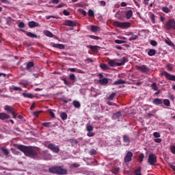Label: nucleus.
<instances>
[{
  "mask_svg": "<svg viewBox=\"0 0 175 175\" xmlns=\"http://www.w3.org/2000/svg\"><path fill=\"white\" fill-rule=\"evenodd\" d=\"M19 150L22 151L26 157H29L33 159H38V149L31 146H21L18 147Z\"/></svg>",
  "mask_w": 175,
  "mask_h": 175,
  "instance_id": "1",
  "label": "nucleus"
},
{
  "mask_svg": "<svg viewBox=\"0 0 175 175\" xmlns=\"http://www.w3.org/2000/svg\"><path fill=\"white\" fill-rule=\"evenodd\" d=\"M117 60L115 59H111L108 62V65L109 66H111L112 68H114L116 66H122L123 65H125V62H128V59L126 57H123L121 60Z\"/></svg>",
  "mask_w": 175,
  "mask_h": 175,
  "instance_id": "2",
  "label": "nucleus"
},
{
  "mask_svg": "<svg viewBox=\"0 0 175 175\" xmlns=\"http://www.w3.org/2000/svg\"><path fill=\"white\" fill-rule=\"evenodd\" d=\"M114 27H118V28H121V29H128V28H131L132 27V24L129 22H113Z\"/></svg>",
  "mask_w": 175,
  "mask_h": 175,
  "instance_id": "3",
  "label": "nucleus"
},
{
  "mask_svg": "<svg viewBox=\"0 0 175 175\" xmlns=\"http://www.w3.org/2000/svg\"><path fill=\"white\" fill-rule=\"evenodd\" d=\"M44 146L46 147V148L51 150L53 152H55V154H58V152H59V147L54 144H50V142H44Z\"/></svg>",
  "mask_w": 175,
  "mask_h": 175,
  "instance_id": "4",
  "label": "nucleus"
},
{
  "mask_svg": "<svg viewBox=\"0 0 175 175\" xmlns=\"http://www.w3.org/2000/svg\"><path fill=\"white\" fill-rule=\"evenodd\" d=\"M165 29L170 31V29H174L175 31V21L174 19H170L164 25Z\"/></svg>",
  "mask_w": 175,
  "mask_h": 175,
  "instance_id": "5",
  "label": "nucleus"
},
{
  "mask_svg": "<svg viewBox=\"0 0 175 175\" xmlns=\"http://www.w3.org/2000/svg\"><path fill=\"white\" fill-rule=\"evenodd\" d=\"M148 163H149V165L151 166H154V165L157 163V156L154 154H149Z\"/></svg>",
  "mask_w": 175,
  "mask_h": 175,
  "instance_id": "6",
  "label": "nucleus"
},
{
  "mask_svg": "<svg viewBox=\"0 0 175 175\" xmlns=\"http://www.w3.org/2000/svg\"><path fill=\"white\" fill-rule=\"evenodd\" d=\"M98 77H99V80H98V83L99 84H100L101 85H106L107 84H109V79L103 77V75L102 74H98Z\"/></svg>",
  "mask_w": 175,
  "mask_h": 175,
  "instance_id": "7",
  "label": "nucleus"
},
{
  "mask_svg": "<svg viewBox=\"0 0 175 175\" xmlns=\"http://www.w3.org/2000/svg\"><path fill=\"white\" fill-rule=\"evenodd\" d=\"M161 76H165L167 80H170L171 81H175V75H172L166 71L161 72Z\"/></svg>",
  "mask_w": 175,
  "mask_h": 175,
  "instance_id": "8",
  "label": "nucleus"
},
{
  "mask_svg": "<svg viewBox=\"0 0 175 175\" xmlns=\"http://www.w3.org/2000/svg\"><path fill=\"white\" fill-rule=\"evenodd\" d=\"M132 157H133V153L132 152H127L126 156L124 157V162L128 163L132 161Z\"/></svg>",
  "mask_w": 175,
  "mask_h": 175,
  "instance_id": "9",
  "label": "nucleus"
},
{
  "mask_svg": "<svg viewBox=\"0 0 175 175\" xmlns=\"http://www.w3.org/2000/svg\"><path fill=\"white\" fill-rule=\"evenodd\" d=\"M137 69L142 72V73H148V72H150V68L146 65L137 66Z\"/></svg>",
  "mask_w": 175,
  "mask_h": 175,
  "instance_id": "10",
  "label": "nucleus"
},
{
  "mask_svg": "<svg viewBox=\"0 0 175 175\" xmlns=\"http://www.w3.org/2000/svg\"><path fill=\"white\" fill-rule=\"evenodd\" d=\"M68 173V171L61 166H57V174L62 175V174H66Z\"/></svg>",
  "mask_w": 175,
  "mask_h": 175,
  "instance_id": "11",
  "label": "nucleus"
},
{
  "mask_svg": "<svg viewBox=\"0 0 175 175\" xmlns=\"http://www.w3.org/2000/svg\"><path fill=\"white\" fill-rule=\"evenodd\" d=\"M51 46L52 47H55V49H59V50H64L65 49V45L62 44H55V43H51Z\"/></svg>",
  "mask_w": 175,
  "mask_h": 175,
  "instance_id": "12",
  "label": "nucleus"
},
{
  "mask_svg": "<svg viewBox=\"0 0 175 175\" xmlns=\"http://www.w3.org/2000/svg\"><path fill=\"white\" fill-rule=\"evenodd\" d=\"M43 154H44V159L46 161H50V159L53 158V156H51V154L49 153V151L47 150L43 151Z\"/></svg>",
  "mask_w": 175,
  "mask_h": 175,
  "instance_id": "13",
  "label": "nucleus"
},
{
  "mask_svg": "<svg viewBox=\"0 0 175 175\" xmlns=\"http://www.w3.org/2000/svg\"><path fill=\"white\" fill-rule=\"evenodd\" d=\"M64 24L67 27H76L77 25L76 22L73 21H66Z\"/></svg>",
  "mask_w": 175,
  "mask_h": 175,
  "instance_id": "14",
  "label": "nucleus"
},
{
  "mask_svg": "<svg viewBox=\"0 0 175 175\" xmlns=\"http://www.w3.org/2000/svg\"><path fill=\"white\" fill-rule=\"evenodd\" d=\"M4 110H5V111H8V113H11V114H13V113H15L14 108L10 105H5Z\"/></svg>",
  "mask_w": 175,
  "mask_h": 175,
  "instance_id": "15",
  "label": "nucleus"
},
{
  "mask_svg": "<svg viewBox=\"0 0 175 175\" xmlns=\"http://www.w3.org/2000/svg\"><path fill=\"white\" fill-rule=\"evenodd\" d=\"M28 25H29V28H35L36 27H40V25H39V23L35 22V21L29 22Z\"/></svg>",
  "mask_w": 175,
  "mask_h": 175,
  "instance_id": "16",
  "label": "nucleus"
},
{
  "mask_svg": "<svg viewBox=\"0 0 175 175\" xmlns=\"http://www.w3.org/2000/svg\"><path fill=\"white\" fill-rule=\"evenodd\" d=\"M154 105H156L157 106L162 105L163 103V99L162 98H154L153 100Z\"/></svg>",
  "mask_w": 175,
  "mask_h": 175,
  "instance_id": "17",
  "label": "nucleus"
},
{
  "mask_svg": "<svg viewBox=\"0 0 175 175\" xmlns=\"http://www.w3.org/2000/svg\"><path fill=\"white\" fill-rule=\"evenodd\" d=\"M8 118H10V116H9V114L5 113H0V120H8Z\"/></svg>",
  "mask_w": 175,
  "mask_h": 175,
  "instance_id": "18",
  "label": "nucleus"
},
{
  "mask_svg": "<svg viewBox=\"0 0 175 175\" xmlns=\"http://www.w3.org/2000/svg\"><path fill=\"white\" fill-rule=\"evenodd\" d=\"M126 81L120 79L113 82V85H120V84H126Z\"/></svg>",
  "mask_w": 175,
  "mask_h": 175,
  "instance_id": "19",
  "label": "nucleus"
},
{
  "mask_svg": "<svg viewBox=\"0 0 175 175\" xmlns=\"http://www.w3.org/2000/svg\"><path fill=\"white\" fill-rule=\"evenodd\" d=\"M22 95L24 98H29V99L35 98V95L31 93H23Z\"/></svg>",
  "mask_w": 175,
  "mask_h": 175,
  "instance_id": "20",
  "label": "nucleus"
},
{
  "mask_svg": "<svg viewBox=\"0 0 175 175\" xmlns=\"http://www.w3.org/2000/svg\"><path fill=\"white\" fill-rule=\"evenodd\" d=\"M157 54V51L155 49H149L148 51V55L149 57H154Z\"/></svg>",
  "mask_w": 175,
  "mask_h": 175,
  "instance_id": "21",
  "label": "nucleus"
},
{
  "mask_svg": "<svg viewBox=\"0 0 175 175\" xmlns=\"http://www.w3.org/2000/svg\"><path fill=\"white\" fill-rule=\"evenodd\" d=\"M133 16V12H132V10H129L126 12V18H131Z\"/></svg>",
  "mask_w": 175,
  "mask_h": 175,
  "instance_id": "22",
  "label": "nucleus"
},
{
  "mask_svg": "<svg viewBox=\"0 0 175 175\" xmlns=\"http://www.w3.org/2000/svg\"><path fill=\"white\" fill-rule=\"evenodd\" d=\"M148 16H149L152 24H155V14H154L152 12H149Z\"/></svg>",
  "mask_w": 175,
  "mask_h": 175,
  "instance_id": "23",
  "label": "nucleus"
},
{
  "mask_svg": "<svg viewBox=\"0 0 175 175\" xmlns=\"http://www.w3.org/2000/svg\"><path fill=\"white\" fill-rule=\"evenodd\" d=\"M33 66H35V64H33V62H29L27 63L26 69L29 70V69H31V68H33Z\"/></svg>",
  "mask_w": 175,
  "mask_h": 175,
  "instance_id": "24",
  "label": "nucleus"
},
{
  "mask_svg": "<svg viewBox=\"0 0 175 175\" xmlns=\"http://www.w3.org/2000/svg\"><path fill=\"white\" fill-rule=\"evenodd\" d=\"M44 35H45V36H48V38H53V36H54V35L53 34V33H51L50 31L49 30H45L44 31Z\"/></svg>",
  "mask_w": 175,
  "mask_h": 175,
  "instance_id": "25",
  "label": "nucleus"
},
{
  "mask_svg": "<svg viewBox=\"0 0 175 175\" xmlns=\"http://www.w3.org/2000/svg\"><path fill=\"white\" fill-rule=\"evenodd\" d=\"M49 173H53V174H57V166L51 167L49 169Z\"/></svg>",
  "mask_w": 175,
  "mask_h": 175,
  "instance_id": "26",
  "label": "nucleus"
},
{
  "mask_svg": "<svg viewBox=\"0 0 175 175\" xmlns=\"http://www.w3.org/2000/svg\"><path fill=\"white\" fill-rule=\"evenodd\" d=\"M88 49H90L92 51H98L99 50V46H92V45H89L88 46Z\"/></svg>",
  "mask_w": 175,
  "mask_h": 175,
  "instance_id": "27",
  "label": "nucleus"
},
{
  "mask_svg": "<svg viewBox=\"0 0 175 175\" xmlns=\"http://www.w3.org/2000/svg\"><path fill=\"white\" fill-rule=\"evenodd\" d=\"M60 118L63 121H65V120H68V114L65 112H62L60 113Z\"/></svg>",
  "mask_w": 175,
  "mask_h": 175,
  "instance_id": "28",
  "label": "nucleus"
},
{
  "mask_svg": "<svg viewBox=\"0 0 175 175\" xmlns=\"http://www.w3.org/2000/svg\"><path fill=\"white\" fill-rule=\"evenodd\" d=\"M72 105L74 107H76V109H79L80 106H81V104H80V102L77 100H74L72 103Z\"/></svg>",
  "mask_w": 175,
  "mask_h": 175,
  "instance_id": "29",
  "label": "nucleus"
},
{
  "mask_svg": "<svg viewBox=\"0 0 175 175\" xmlns=\"http://www.w3.org/2000/svg\"><path fill=\"white\" fill-rule=\"evenodd\" d=\"M100 68L103 70H109V66L105 64H100Z\"/></svg>",
  "mask_w": 175,
  "mask_h": 175,
  "instance_id": "30",
  "label": "nucleus"
},
{
  "mask_svg": "<svg viewBox=\"0 0 175 175\" xmlns=\"http://www.w3.org/2000/svg\"><path fill=\"white\" fill-rule=\"evenodd\" d=\"M91 31H92V32H98V31H99V27L95 26V25H92Z\"/></svg>",
  "mask_w": 175,
  "mask_h": 175,
  "instance_id": "31",
  "label": "nucleus"
},
{
  "mask_svg": "<svg viewBox=\"0 0 175 175\" xmlns=\"http://www.w3.org/2000/svg\"><path fill=\"white\" fill-rule=\"evenodd\" d=\"M116 98V92L111 94L107 98V100H113Z\"/></svg>",
  "mask_w": 175,
  "mask_h": 175,
  "instance_id": "32",
  "label": "nucleus"
},
{
  "mask_svg": "<svg viewBox=\"0 0 175 175\" xmlns=\"http://www.w3.org/2000/svg\"><path fill=\"white\" fill-rule=\"evenodd\" d=\"M135 175H142V167H138L135 170Z\"/></svg>",
  "mask_w": 175,
  "mask_h": 175,
  "instance_id": "33",
  "label": "nucleus"
},
{
  "mask_svg": "<svg viewBox=\"0 0 175 175\" xmlns=\"http://www.w3.org/2000/svg\"><path fill=\"white\" fill-rule=\"evenodd\" d=\"M163 105H165V106H167V107H169V106H170V100L169 99L163 100Z\"/></svg>",
  "mask_w": 175,
  "mask_h": 175,
  "instance_id": "34",
  "label": "nucleus"
},
{
  "mask_svg": "<svg viewBox=\"0 0 175 175\" xmlns=\"http://www.w3.org/2000/svg\"><path fill=\"white\" fill-rule=\"evenodd\" d=\"M123 140L124 143H127V146L129 144V142H131V139H129V137L128 135H124Z\"/></svg>",
  "mask_w": 175,
  "mask_h": 175,
  "instance_id": "35",
  "label": "nucleus"
},
{
  "mask_svg": "<svg viewBox=\"0 0 175 175\" xmlns=\"http://www.w3.org/2000/svg\"><path fill=\"white\" fill-rule=\"evenodd\" d=\"M26 35L27 36H29V38H38V36H36V34L31 32H27Z\"/></svg>",
  "mask_w": 175,
  "mask_h": 175,
  "instance_id": "36",
  "label": "nucleus"
},
{
  "mask_svg": "<svg viewBox=\"0 0 175 175\" xmlns=\"http://www.w3.org/2000/svg\"><path fill=\"white\" fill-rule=\"evenodd\" d=\"M86 129L88 131V132H92V131H94V127L92 126V125H86Z\"/></svg>",
  "mask_w": 175,
  "mask_h": 175,
  "instance_id": "37",
  "label": "nucleus"
},
{
  "mask_svg": "<svg viewBox=\"0 0 175 175\" xmlns=\"http://www.w3.org/2000/svg\"><path fill=\"white\" fill-rule=\"evenodd\" d=\"M138 36L137 35H135L133 33V35H131V36L129 38V40L130 42L132 41V40H136V39H137Z\"/></svg>",
  "mask_w": 175,
  "mask_h": 175,
  "instance_id": "38",
  "label": "nucleus"
},
{
  "mask_svg": "<svg viewBox=\"0 0 175 175\" xmlns=\"http://www.w3.org/2000/svg\"><path fill=\"white\" fill-rule=\"evenodd\" d=\"M11 89L13 90L14 91H23V89H21V88L14 85H12Z\"/></svg>",
  "mask_w": 175,
  "mask_h": 175,
  "instance_id": "39",
  "label": "nucleus"
},
{
  "mask_svg": "<svg viewBox=\"0 0 175 175\" xmlns=\"http://www.w3.org/2000/svg\"><path fill=\"white\" fill-rule=\"evenodd\" d=\"M120 117H121V113L120 112H116V113L113 114V118L114 120L117 119V118H120Z\"/></svg>",
  "mask_w": 175,
  "mask_h": 175,
  "instance_id": "40",
  "label": "nucleus"
},
{
  "mask_svg": "<svg viewBox=\"0 0 175 175\" xmlns=\"http://www.w3.org/2000/svg\"><path fill=\"white\" fill-rule=\"evenodd\" d=\"M161 10H163L164 13H170V9H169L167 7H163Z\"/></svg>",
  "mask_w": 175,
  "mask_h": 175,
  "instance_id": "41",
  "label": "nucleus"
},
{
  "mask_svg": "<svg viewBox=\"0 0 175 175\" xmlns=\"http://www.w3.org/2000/svg\"><path fill=\"white\" fill-rule=\"evenodd\" d=\"M115 43H116V44H122L124 43H126V42L125 40H116Z\"/></svg>",
  "mask_w": 175,
  "mask_h": 175,
  "instance_id": "42",
  "label": "nucleus"
},
{
  "mask_svg": "<svg viewBox=\"0 0 175 175\" xmlns=\"http://www.w3.org/2000/svg\"><path fill=\"white\" fill-rule=\"evenodd\" d=\"M152 89H153L154 91H158V86L157 85V83H153L151 85Z\"/></svg>",
  "mask_w": 175,
  "mask_h": 175,
  "instance_id": "43",
  "label": "nucleus"
},
{
  "mask_svg": "<svg viewBox=\"0 0 175 175\" xmlns=\"http://www.w3.org/2000/svg\"><path fill=\"white\" fill-rule=\"evenodd\" d=\"M1 150L3 151V154H5V155H8L10 154L9 150H8L6 148H1Z\"/></svg>",
  "mask_w": 175,
  "mask_h": 175,
  "instance_id": "44",
  "label": "nucleus"
},
{
  "mask_svg": "<svg viewBox=\"0 0 175 175\" xmlns=\"http://www.w3.org/2000/svg\"><path fill=\"white\" fill-rule=\"evenodd\" d=\"M113 174H118V173H120V167H116L113 168Z\"/></svg>",
  "mask_w": 175,
  "mask_h": 175,
  "instance_id": "45",
  "label": "nucleus"
},
{
  "mask_svg": "<svg viewBox=\"0 0 175 175\" xmlns=\"http://www.w3.org/2000/svg\"><path fill=\"white\" fill-rule=\"evenodd\" d=\"M43 126H46V128H50V126H53L51 122H44L42 124Z\"/></svg>",
  "mask_w": 175,
  "mask_h": 175,
  "instance_id": "46",
  "label": "nucleus"
},
{
  "mask_svg": "<svg viewBox=\"0 0 175 175\" xmlns=\"http://www.w3.org/2000/svg\"><path fill=\"white\" fill-rule=\"evenodd\" d=\"M165 43H166V44H167L168 46H173V42H172V40H170L169 39L165 40Z\"/></svg>",
  "mask_w": 175,
  "mask_h": 175,
  "instance_id": "47",
  "label": "nucleus"
},
{
  "mask_svg": "<svg viewBox=\"0 0 175 175\" xmlns=\"http://www.w3.org/2000/svg\"><path fill=\"white\" fill-rule=\"evenodd\" d=\"M18 27L19 28H25V23H24L23 22H20L18 25Z\"/></svg>",
  "mask_w": 175,
  "mask_h": 175,
  "instance_id": "48",
  "label": "nucleus"
},
{
  "mask_svg": "<svg viewBox=\"0 0 175 175\" xmlns=\"http://www.w3.org/2000/svg\"><path fill=\"white\" fill-rule=\"evenodd\" d=\"M89 37L90 38V39H94V40H99V37L96 36L90 35Z\"/></svg>",
  "mask_w": 175,
  "mask_h": 175,
  "instance_id": "49",
  "label": "nucleus"
},
{
  "mask_svg": "<svg viewBox=\"0 0 175 175\" xmlns=\"http://www.w3.org/2000/svg\"><path fill=\"white\" fill-rule=\"evenodd\" d=\"M88 16H90V17H94V12L92 11V10H89Z\"/></svg>",
  "mask_w": 175,
  "mask_h": 175,
  "instance_id": "50",
  "label": "nucleus"
},
{
  "mask_svg": "<svg viewBox=\"0 0 175 175\" xmlns=\"http://www.w3.org/2000/svg\"><path fill=\"white\" fill-rule=\"evenodd\" d=\"M42 113V111H36L33 113L34 117H39V115Z\"/></svg>",
  "mask_w": 175,
  "mask_h": 175,
  "instance_id": "51",
  "label": "nucleus"
},
{
  "mask_svg": "<svg viewBox=\"0 0 175 175\" xmlns=\"http://www.w3.org/2000/svg\"><path fill=\"white\" fill-rule=\"evenodd\" d=\"M150 44L151 46H153L154 47H155V46H158V42H157V41L155 40H152L150 42Z\"/></svg>",
  "mask_w": 175,
  "mask_h": 175,
  "instance_id": "52",
  "label": "nucleus"
},
{
  "mask_svg": "<svg viewBox=\"0 0 175 175\" xmlns=\"http://www.w3.org/2000/svg\"><path fill=\"white\" fill-rule=\"evenodd\" d=\"M69 79H71L72 81H75L76 80V76L75 75V74H71L69 76Z\"/></svg>",
  "mask_w": 175,
  "mask_h": 175,
  "instance_id": "53",
  "label": "nucleus"
},
{
  "mask_svg": "<svg viewBox=\"0 0 175 175\" xmlns=\"http://www.w3.org/2000/svg\"><path fill=\"white\" fill-rule=\"evenodd\" d=\"M167 68L168 69V70H170L171 72L173 70V65L172 64H167Z\"/></svg>",
  "mask_w": 175,
  "mask_h": 175,
  "instance_id": "54",
  "label": "nucleus"
},
{
  "mask_svg": "<svg viewBox=\"0 0 175 175\" xmlns=\"http://www.w3.org/2000/svg\"><path fill=\"white\" fill-rule=\"evenodd\" d=\"M85 62H86V64H90V62L92 63L94 62V59L91 58H87L86 59H85Z\"/></svg>",
  "mask_w": 175,
  "mask_h": 175,
  "instance_id": "55",
  "label": "nucleus"
},
{
  "mask_svg": "<svg viewBox=\"0 0 175 175\" xmlns=\"http://www.w3.org/2000/svg\"><path fill=\"white\" fill-rule=\"evenodd\" d=\"M139 162H143V159H144V154L142 153L139 157Z\"/></svg>",
  "mask_w": 175,
  "mask_h": 175,
  "instance_id": "56",
  "label": "nucleus"
},
{
  "mask_svg": "<svg viewBox=\"0 0 175 175\" xmlns=\"http://www.w3.org/2000/svg\"><path fill=\"white\" fill-rule=\"evenodd\" d=\"M153 136H154L155 137H161V134L158 132H154L153 133Z\"/></svg>",
  "mask_w": 175,
  "mask_h": 175,
  "instance_id": "57",
  "label": "nucleus"
},
{
  "mask_svg": "<svg viewBox=\"0 0 175 175\" xmlns=\"http://www.w3.org/2000/svg\"><path fill=\"white\" fill-rule=\"evenodd\" d=\"M64 84H66V85H69V84H70V83L69 81H68V80H66V78H64L62 79Z\"/></svg>",
  "mask_w": 175,
  "mask_h": 175,
  "instance_id": "58",
  "label": "nucleus"
},
{
  "mask_svg": "<svg viewBox=\"0 0 175 175\" xmlns=\"http://www.w3.org/2000/svg\"><path fill=\"white\" fill-rule=\"evenodd\" d=\"M90 153V155H95L96 154V150H95V149H92Z\"/></svg>",
  "mask_w": 175,
  "mask_h": 175,
  "instance_id": "59",
  "label": "nucleus"
},
{
  "mask_svg": "<svg viewBox=\"0 0 175 175\" xmlns=\"http://www.w3.org/2000/svg\"><path fill=\"white\" fill-rule=\"evenodd\" d=\"M63 14H64V16H69L70 14V13H69V12H68V10H64L63 11Z\"/></svg>",
  "mask_w": 175,
  "mask_h": 175,
  "instance_id": "60",
  "label": "nucleus"
},
{
  "mask_svg": "<svg viewBox=\"0 0 175 175\" xmlns=\"http://www.w3.org/2000/svg\"><path fill=\"white\" fill-rule=\"evenodd\" d=\"M99 3H100V6H106V1H100Z\"/></svg>",
  "mask_w": 175,
  "mask_h": 175,
  "instance_id": "61",
  "label": "nucleus"
},
{
  "mask_svg": "<svg viewBox=\"0 0 175 175\" xmlns=\"http://www.w3.org/2000/svg\"><path fill=\"white\" fill-rule=\"evenodd\" d=\"M87 135H88V136H89V137H92V136H94L95 135V133H94L91 131H89Z\"/></svg>",
  "mask_w": 175,
  "mask_h": 175,
  "instance_id": "62",
  "label": "nucleus"
},
{
  "mask_svg": "<svg viewBox=\"0 0 175 175\" xmlns=\"http://www.w3.org/2000/svg\"><path fill=\"white\" fill-rule=\"evenodd\" d=\"M51 2L55 5H57V3H59V0H51Z\"/></svg>",
  "mask_w": 175,
  "mask_h": 175,
  "instance_id": "63",
  "label": "nucleus"
},
{
  "mask_svg": "<svg viewBox=\"0 0 175 175\" xmlns=\"http://www.w3.org/2000/svg\"><path fill=\"white\" fill-rule=\"evenodd\" d=\"M170 150H171V152H172V154H175V146H172L170 148Z\"/></svg>",
  "mask_w": 175,
  "mask_h": 175,
  "instance_id": "64",
  "label": "nucleus"
}]
</instances>
